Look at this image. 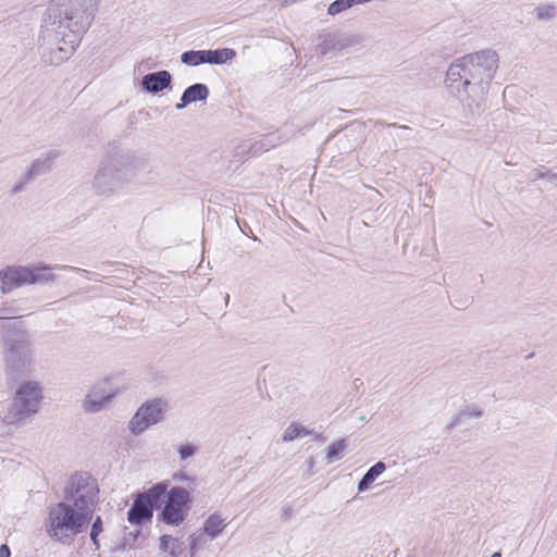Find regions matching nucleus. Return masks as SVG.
<instances>
[{"label": "nucleus", "instance_id": "2eb2a0df", "mask_svg": "<svg viewBox=\"0 0 557 557\" xmlns=\"http://www.w3.org/2000/svg\"><path fill=\"white\" fill-rule=\"evenodd\" d=\"M209 96V89L203 84H195L189 86L182 95L181 102L176 104V109L181 110L196 101H203Z\"/></svg>", "mask_w": 557, "mask_h": 557}, {"label": "nucleus", "instance_id": "4be33fe9", "mask_svg": "<svg viewBox=\"0 0 557 557\" xmlns=\"http://www.w3.org/2000/svg\"><path fill=\"white\" fill-rule=\"evenodd\" d=\"M235 57L236 52L231 48L205 50L206 63L209 64H224L233 60Z\"/></svg>", "mask_w": 557, "mask_h": 557}, {"label": "nucleus", "instance_id": "7ed1b4c3", "mask_svg": "<svg viewBox=\"0 0 557 557\" xmlns=\"http://www.w3.org/2000/svg\"><path fill=\"white\" fill-rule=\"evenodd\" d=\"M91 520L70 503L61 502L49 509L46 533L52 540L70 544L77 534L87 530Z\"/></svg>", "mask_w": 557, "mask_h": 557}, {"label": "nucleus", "instance_id": "5701e85b", "mask_svg": "<svg viewBox=\"0 0 557 557\" xmlns=\"http://www.w3.org/2000/svg\"><path fill=\"white\" fill-rule=\"evenodd\" d=\"M346 448L347 444L345 440H339L329 445L325 448V458L327 463H332L334 461L342 459L344 457Z\"/></svg>", "mask_w": 557, "mask_h": 557}, {"label": "nucleus", "instance_id": "20e7f679", "mask_svg": "<svg viewBox=\"0 0 557 557\" xmlns=\"http://www.w3.org/2000/svg\"><path fill=\"white\" fill-rule=\"evenodd\" d=\"M137 170V161L129 156L109 158L95 174L94 188L99 195L114 194L135 181Z\"/></svg>", "mask_w": 557, "mask_h": 557}, {"label": "nucleus", "instance_id": "0eeeda50", "mask_svg": "<svg viewBox=\"0 0 557 557\" xmlns=\"http://www.w3.org/2000/svg\"><path fill=\"white\" fill-rule=\"evenodd\" d=\"M98 481L88 473H76L67 488V500L73 507L87 513L92 519L94 509L99 502Z\"/></svg>", "mask_w": 557, "mask_h": 557}, {"label": "nucleus", "instance_id": "9b49d317", "mask_svg": "<svg viewBox=\"0 0 557 557\" xmlns=\"http://www.w3.org/2000/svg\"><path fill=\"white\" fill-rule=\"evenodd\" d=\"M29 277L28 267L8 265L0 270V289L5 294L23 285H30Z\"/></svg>", "mask_w": 557, "mask_h": 557}, {"label": "nucleus", "instance_id": "bb28decb", "mask_svg": "<svg viewBox=\"0 0 557 557\" xmlns=\"http://www.w3.org/2000/svg\"><path fill=\"white\" fill-rule=\"evenodd\" d=\"M351 7L350 0H336L330 4L327 12L331 15H336Z\"/></svg>", "mask_w": 557, "mask_h": 557}, {"label": "nucleus", "instance_id": "c85d7f7f", "mask_svg": "<svg viewBox=\"0 0 557 557\" xmlns=\"http://www.w3.org/2000/svg\"><path fill=\"white\" fill-rule=\"evenodd\" d=\"M102 531V521L100 517H97L96 520L92 523L91 531H90V539L94 542L95 545L98 546L97 536Z\"/></svg>", "mask_w": 557, "mask_h": 557}, {"label": "nucleus", "instance_id": "4468645a", "mask_svg": "<svg viewBox=\"0 0 557 557\" xmlns=\"http://www.w3.org/2000/svg\"><path fill=\"white\" fill-rule=\"evenodd\" d=\"M72 270L77 271V269L72 267H47V265H35L28 267L30 270L29 284H47L54 282L57 280V275L53 272L54 270Z\"/></svg>", "mask_w": 557, "mask_h": 557}, {"label": "nucleus", "instance_id": "dca6fc26", "mask_svg": "<svg viewBox=\"0 0 557 557\" xmlns=\"http://www.w3.org/2000/svg\"><path fill=\"white\" fill-rule=\"evenodd\" d=\"M226 528V518L219 512L209 515L202 524L203 534L210 540L216 539Z\"/></svg>", "mask_w": 557, "mask_h": 557}, {"label": "nucleus", "instance_id": "f257e3e1", "mask_svg": "<svg viewBox=\"0 0 557 557\" xmlns=\"http://www.w3.org/2000/svg\"><path fill=\"white\" fill-rule=\"evenodd\" d=\"M86 0H58L45 11L38 36L42 58L51 65L66 61L78 46L77 30L86 24Z\"/></svg>", "mask_w": 557, "mask_h": 557}, {"label": "nucleus", "instance_id": "cd10ccee", "mask_svg": "<svg viewBox=\"0 0 557 557\" xmlns=\"http://www.w3.org/2000/svg\"><path fill=\"white\" fill-rule=\"evenodd\" d=\"M196 453H197V448L191 444H184L177 448V454H178L181 460H186L188 458H191L196 455Z\"/></svg>", "mask_w": 557, "mask_h": 557}, {"label": "nucleus", "instance_id": "c756f323", "mask_svg": "<svg viewBox=\"0 0 557 557\" xmlns=\"http://www.w3.org/2000/svg\"><path fill=\"white\" fill-rule=\"evenodd\" d=\"M11 553H10V548L8 547V545L3 544L1 545L0 547V557H10Z\"/></svg>", "mask_w": 557, "mask_h": 557}, {"label": "nucleus", "instance_id": "393cba45", "mask_svg": "<svg viewBox=\"0 0 557 557\" xmlns=\"http://www.w3.org/2000/svg\"><path fill=\"white\" fill-rule=\"evenodd\" d=\"M181 60L183 63L189 66H197L199 64L206 63L205 50L186 51L181 55Z\"/></svg>", "mask_w": 557, "mask_h": 557}, {"label": "nucleus", "instance_id": "6e6552de", "mask_svg": "<svg viewBox=\"0 0 557 557\" xmlns=\"http://www.w3.org/2000/svg\"><path fill=\"white\" fill-rule=\"evenodd\" d=\"M191 505V493L183 486H173L165 495L158 520L168 525L178 527L187 519Z\"/></svg>", "mask_w": 557, "mask_h": 557}, {"label": "nucleus", "instance_id": "f8f14e48", "mask_svg": "<svg viewBox=\"0 0 557 557\" xmlns=\"http://www.w3.org/2000/svg\"><path fill=\"white\" fill-rule=\"evenodd\" d=\"M153 516V508L136 496L131 509L127 512V521L133 525H141L150 522Z\"/></svg>", "mask_w": 557, "mask_h": 557}, {"label": "nucleus", "instance_id": "aec40b11", "mask_svg": "<svg viewBox=\"0 0 557 557\" xmlns=\"http://www.w3.org/2000/svg\"><path fill=\"white\" fill-rule=\"evenodd\" d=\"M169 492V483L168 481H161L156 484H153L151 487H149L146 492L138 494L143 500H146L149 506L153 508L161 497H165L166 493Z\"/></svg>", "mask_w": 557, "mask_h": 557}, {"label": "nucleus", "instance_id": "1a4fd4ad", "mask_svg": "<svg viewBox=\"0 0 557 557\" xmlns=\"http://www.w3.org/2000/svg\"><path fill=\"white\" fill-rule=\"evenodd\" d=\"M169 410V401L163 397H153L145 400L131 417L127 430L138 436L149 428L160 423Z\"/></svg>", "mask_w": 557, "mask_h": 557}, {"label": "nucleus", "instance_id": "f03ea898", "mask_svg": "<svg viewBox=\"0 0 557 557\" xmlns=\"http://www.w3.org/2000/svg\"><path fill=\"white\" fill-rule=\"evenodd\" d=\"M498 67L496 51L485 49L456 59L446 77L450 86L458 83V92L473 100L482 98Z\"/></svg>", "mask_w": 557, "mask_h": 557}, {"label": "nucleus", "instance_id": "a211bd4d", "mask_svg": "<svg viewBox=\"0 0 557 557\" xmlns=\"http://www.w3.org/2000/svg\"><path fill=\"white\" fill-rule=\"evenodd\" d=\"M159 549L169 557H181L184 553V543L171 534H163L159 539Z\"/></svg>", "mask_w": 557, "mask_h": 557}, {"label": "nucleus", "instance_id": "f3484780", "mask_svg": "<svg viewBox=\"0 0 557 557\" xmlns=\"http://www.w3.org/2000/svg\"><path fill=\"white\" fill-rule=\"evenodd\" d=\"M533 18L539 23H549L557 17V3L542 1L535 4L532 10Z\"/></svg>", "mask_w": 557, "mask_h": 557}, {"label": "nucleus", "instance_id": "ddd939ff", "mask_svg": "<svg viewBox=\"0 0 557 557\" xmlns=\"http://www.w3.org/2000/svg\"><path fill=\"white\" fill-rule=\"evenodd\" d=\"M172 82V76L168 71H159L147 74L141 79V86L147 92L157 94L166 89Z\"/></svg>", "mask_w": 557, "mask_h": 557}, {"label": "nucleus", "instance_id": "6ab92c4d", "mask_svg": "<svg viewBox=\"0 0 557 557\" xmlns=\"http://www.w3.org/2000/svg\"><path fill=\"white\" fill-rule=\"evenodd\" d=\"M55 158L57 153L53 151H50L46 154L36 158L29 165L28 176L36 177L45 173H48Z\"/></svg>", "mask_w": 557, "mask_h": 557}, {"label": "nucleus", "instance_id": "2f4dec72", "mask_svg": "<svg viewBox=\"0 0 557 557\" xmlns=\"http://www.w3.org/2000/svg\"><path fill=\"white\" fill-rule=\"evenodd\" d=\"M491 557H502V554L499 552H495Z\"/></svg>", "mask_w": 557, "mask_h": 557}, {"label": "nucleus", "instance_id": "b1692460", "mask_svg": "<svg viewBox=\"0 0 557 557\" xmlns=\"http://www.w3.org/2000/svg\"><path fill=\"white\" fill-rule=\"evenodd\" d=\"M309 435V431L299 423H290L284 430L282 435V440L284 442H293L297 438L305 437Z\"/></svg>", "mask_w": 557, "mask_h": 557}, {"label": "nucleus", "instance_id": "39448f33", "mask_svg": "<svg viewBox=\"0 0 557 557\" xmlns=\"http://www.w3.org/2000/svg\"><path fill=\"white\" fill-rule=\"evenodd\" d=\"M44 400L42 384L24 377L13 392L10 414L13 421H22L37 413Z\"/></svg>", "mask_w": 557, "mask_h": 557}, {"label": "nucleus", "instance_id": "a878e982", "mask_svg": "<svg viewBox=\"0 0 557 557\" xmlns=\"http://www.w3.org/2000/svg\"><path fill=\"white\" fill-rule=\"evenodd\" d=\"M482 416V410L478 407V406H466L465 408H462L456 420H455V424H458L461 420H466V419H478Z\"/></svg>", "mask_w": 557, "mask_h": 557}, {"label": "nucleus", "instance_id": "7c9ffc66", "mask_svg": "<svg viewBox=\"0 0 557 557\" xmlns=\"http://www.w3.org/2000/svg\"><path fill=\"white\" fill-rule=\"evenodd\" d=\"M174 478H176V479H177V480H180V481H183V480H185V479H186V475H185V474H181V475H177V474H176Z\"/></svg>", "mask_w": 557, "mask_h": 557}, {"label": "nucleus", "instance_id": "9d476101", "mask_svg": "<svg viewBox=\"0 0 557 557\" xmlns=\"http://www.w3.org/2000/svg\"><path fill=\"white\" fill-rule=\"evenodd\" d=\"M120 393L112 377H103L88 388L82 400V409L86 413H98L108 408Z\"/></svg>", "mask_w": 557, "mask_h": 557}, {"label": "nucleus", "instance_id": "412c9836", "mask_svg": "<svg viewBox=\"0 0 557 557\" xmlns=\"http://www.w3.org/2000/svg\"><path fill=\"white\" fill-rule=\"evenodd\" d=\"M386 470V465L383 461H377L375 465H373L362 476L358 484V492L363 493L369 491L374 481L382 475Z\"/></svg>", "mask_w": 557, "mask_h": 557}, {"label": "nucleus", "instance_id": "423d86ee", "mask_svg": "<svg viewBox=\"0 0 557 557\" xmlns=\"http://www.w3.org/2000/svg\"><path fill=\"white\" fill-rule=\"evenodd\" d=\"M36 371L35 350L30 341L18 338L5 350L4 372L12 379H24Z\"/></svg>", "mask_w": 557, "mask_h": 557}]
</instances>
